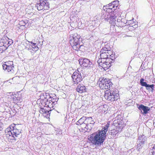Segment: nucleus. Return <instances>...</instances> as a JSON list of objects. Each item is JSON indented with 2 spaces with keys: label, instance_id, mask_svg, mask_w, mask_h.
Returning a JSON list of instances; mask_svg holds the SVG:
<instances>
[{
  "label": "nucleus",
  "instance_id": "1",
  "mask_svg": "<svg viewBox=\"0 0 155 155\" xmlns=\"http://www.w3.org/2000/svg\"><path fill=\"white\" fill-rule=\"evenodd\" d=\"M110 125V122H108L104 128L101 130L95 132L91 134L89 140L95 147H97L102 144L106 139V134Z\"/></svg>",
  "mask_w": 155,
  "mask_h": 155
},
{
  "label": "nucleus",
  "instance_id": "2",
  "mask_svg": "<svg viewBox=\"0 0 155 155\" xmlns=\"http://www.w3.org/2000/svg\"><path fill=\"white\" fill-rule=\"evenodd\" d=\"M101 59H99L97 63L99 65L105 70L109 68L111 65V63L114 62V60L111 58H109L110 55L108 52H100Z\"/></svg>",
  "mask_w": 155,
  "mask_h": 155
},
{
  "label": "nucleus",
  "instance_id": "3",
  "mask_svg": "<svg viewBox=\"0 0 155 155\" xmlns=\"http://www.w3.org/2000/svg\"><path fill=\"white\" fill-rule=\"evenodd\" d=\"M80 35L77 33L70 35V44L74 50L76 51L80 50L83 46L81 44L82 39Z\"/></svg>",
  "mask_w": 155,
  "mask_h": 155
},
{
  "label": "nucleus",
  "instance_id": "4",
  "mask_svg": "<svg viewBox=\"0 0 155 155\" xmlns=\"http://www.w3.org/2000/svg\"><path fill=\"white\" fill-rule=\"evenodd\" d=\"M8 131L6 134L7 137L10 139L16 140L15 137L21 133V130L17 129L16 126H10V128H8L6 130Z\"/></svg>",
  "mask_w": 155,
  "mask_h": 155
},
{
  "label": "nucleus",
  "instance_id": "5",
  "mask_svg": "<svg viewBox=\"0 0 155 155\" xmlns=\"http://www.w3.org/2000/svg\"><path fill=\"white\" fill-rule=\"evenodd\" d=\"M117 92V91L114 89L113 91L107 90L105 92L104 97L107 100L112 101L117 100L118 97Z\"/></svg>",
  "mask_w": 155,
  "mask_h": 155
},
{
  "label": "nucleus",
  "instance_id": "6",
  "mask_svg": "<svg viewBox=\"0 0 155 155\" xmlns=\"http://www.w3.org/2000/svg\"><path fill=\"white\" fill-rule=\"evenodd\" d=\"M49 3L46 0H40L38 1L35 5L36 7L38 10H46L48 9L49 8Z\"/></svg>",
  "mask_w": 155,
  "mask_h": 155
},
{
  "label": "nucleus",
  "instance_id": "7",
  "mask_svg": "<svg viewBox=\"0 0 155 155\" xmlns=\"http://www.w3.org/2000/svg\"><path fill=\"white\" fill-rule=\"evenodd\" d=\"M112 82L106 78L102 79L99 83V86L102 89H108L112 86Z\"/></svg>",
  "mask_w": 155,
  "mask_h": 155
},
{
  "label": "nucleus",
  "instance_id": "8",
  "mask_svg": "<svg viewBox=\"0 0 155 155\" xmlns=\"http://www.w3.org/2000/svg\"><path fill=\"white\" fill-rule=\"evenodd\" d=\"M147 139V137L144 135L139 136L138 139L139 141H137V145L136 146V148L138 151L141 152V150L143 144L146 141Z\"/></svg>",
  "mask_w": 155,
  "mask_h": 155
},
{
  "label": "nucleus",
  "instance_id": "9",
  "mask_svg": "<svg viewBox=\"0 0 155 155\" xmlns=\"http://www.w3.org/2000/svg\"><path fill=\"white\" fill-rule=\"evenodd\" d=\"M82 74L78 70L74 72L72 75V78L74 84H78L82 80Z\"/></svg>",
  "mask_w": 155,
  "mask_h": 155
},
{
  "label": "nucleus",
  "instance_id": "10",
  "mask_svg": "<svg viewBox=\"0 0 155 155\" xmlns=\"http://www.w3.org/2000/svg\"><path fill=\"white\" fill-rule=\"evenodd\" d=\"M79 61V64L82 67L92 68L93 66L92 62L89 59L86 58L80 59Z\"/></svg>",
  "mask_w": 155,
  "mask_h": 155
},
{
  "label": "nucleus",
  "instance_id": "11",
  "mask_svg": "<svg viewBox=\"0 0 155 155\" xmlns=\"http://www.w3.org/2000/svg\"><path fill=\"white\" fill-rule=\"evenodd\" d=\"M3 69L4 70H7L8 72H11L12 73H13L14 71L13 68V62L11 61H9V62L5 63V64H3L2 65Z\"/></svg>",
  "mask_w": 155,
  "mask_h": 155
},
{
  "label": "nucleus",
  "instance_id": "12",
  "mask_svg": "<svg viewBox=\"0 0 155 155\" xmlns=\"http://www.w3.org/2000/svg\"><path fill=\"white\" fill-rule=\"evenodd\" d=\"M144 79L143 78H142L140 79V83L141 86L145 87L146 89L148 90H150V88L151 89L152 91L154 90V85L153 84L152 85L147 84L146 82H144Z\"/></svg>",
  "mask_w": 155,
  "mask_h": 155
},
{
  "label": "nucleus",
  "instance_id": "13",
  "mask_svg": "<svg viewBox=\"0 0 155 155\" xmlns=\"http://www.w3.org/2000/svg\"><path fill=\"white\" fill-rule=\"evenodd\" d=\"M48 100L45 97L41 101V105L40 106H41V105L42 104V105L45 107H49L50 108L51 107H53V103H54V102L51 103V102H48Z\"/></svg>",
  "mask_w": 155,
  "mask_h": 155
},
{
  "label": "nucleus",
  "instance_id": "14",
  "mask_svg": "<svg viewBox=\"0 0 155 155\" xmlns=\"http://www.w3.org/2000/svg\"><path fill=\"white\" fill-rule=\"evenodd\" d=\"M139 110L141 111L140 112L142 114H146L148 112V111L150 110V108L144 106L143 104H140L138 107Z\"/></svg>",
  "mask_w": 155,
  "mask_h": 155
},
{
  "label": "nucleus",
  "instance_id": "15",
  "mask_svg": "<svg viewBox=\"0 0 155 155\" xmlns=\"http://www.w3.org/2000/svg\"><path fill=\"white\" fill-rule=\"evenodd\" d=\"M113 124L114 126L117 127L119 130H121L125 126V125L120 120H115L113 122ZM120 130V131H121Z\"/></svg>",
  "mask_w": 155,
  "mask_h": 155
},
{
  "label": "nucleus",
  "instance_id": "16",
  "mask_svg": "<svg viewBox=\"0 0 155 155\" xmlns=\"http://www.w3.org/2000/svg\"><path fill=\"white\" fill-rule=\"evenodd\" d=\"M110 15H109V17L110 18V24H111L113 25L114 26L115 21L116 20L115 19L118 15V14L116 13V12H113L112 13L110 14Z\"/></svg>",
  "mask_w": 155,
  "mask_h": 155
},
{
  "label": "nucleus",
  "instance_id": "17",
  "mask_svg": "<svg viewBox=\"0 0 155 155\" xmlns=\"http://www.w3.org/2000/svg\"><path fill=\"white\" fill-rule=\"evenodd\" d=\"M39 112L41 114H43L44 116L48 117L50 116L49 114L50 113L51 111H48L44 108H41L39 110Z\"/></svg>",
  "mask_w": 155,
  "mask_h": 155
},
{
  "label": "nucleus",
  "instance_id": "18",
  "mask_svg": "<svg viewBox=\"0 0 155 155\" xmlns=\"http://www.w3.org/2000/svg\"><path fill=\"white\" fill-rule=\"evenodd\" d=\"M86 88V87L83 84H79L77 88V91L81 93L85 91Z\"/></svg>",
  "mask_w": 155,
  "mask_h": 155
},
{
  "label": "nucleus",
  "instance_id": "19",
  "mask_svg": "<svg viewBox=\"0 0 155 155\" xmlns=\"http://www.w3.org/2000/svg\"><path fill=\"white\" fill-rule=\"evenodd\" d=\"M86 126H87V125L89 124H94L95 122L94 120H93V118L91 117H86Z\"/></svg>",
  "mask_w": 155,
  "mask_h": 155
},
{
  "label": "nucleus",
  "instance_id": "20",
  "mask_svg": "<svg viewBox=\"0 0 155 155\" xmlns=\"http://www.w3.org/2000/svg\"><path fill=\"white\" fill-rule=\"evenodd\" d=\"M9 40V39L7 36H4L0 41V44H1V43H2L4 44V45L7 44L8 41ZM1 45H0V47H1Z\"/></svg>",
  "mask_w": 155,
  "mask_h": 155
},
{
  "label": "nucleus",
  "instance_id": "21",
  "mask_svg": "<svg viewBox=\"0 0 155 155\" xmlns=\"http://www.w3.org/2000/svg\"><path fill=\"white\" fill-rule=\"evenodd\" d=\"M120 131H118L115 129L110 130L109 134L112 136V137H114Z\"/></svg>",
  "mask_w": 155,
  "mask_h": 155
},
{
  "label": "nucleus",
  "instance_id": "22",
  "mask_svg": "<svg viewBox=\"0 0 155 155\" xmlns=\"http://www.w3.org/2000/svg\"><path fill=\"white\" fill-rule=\"evenodd\" d=\"M86 117H83L81 118H80L77 122L78 123H79L80 124H83L85 122V124H86Z\"/></svg>",
  "mask_w": 155,
  "mask_h": 155
},
{
  "label": "nucleus",
  "instance_id": "23",
  "mask_svg": "<svg viewBox=\"0 0 155 155\" xmlns=\"http://www.w3.org/2000/svg\"><path fill=\"white\" fill-rule=\"evenodd\" d=\"M115 25H116L118 27H120L121 28L125 26V23L122 21H119V22L118 21V23H116L115 22Z\"/></svg>",
  "mask_w": 155,
  "mask_h": 155
},
{
  "label": "nucleus",
  "instance_id": "24",
  "mask_svg": "<svg viewBox=\"0 0 155 155\" xmlns=\"http://www.w3.org/2000/svg\"><path fill=\"white\" fill-rule=\"evenodd\" d=\"M26 49L31 52L32 55H33L35 53V50L33 49L32 47L29 46L28 47H26Z\"/></svg>",
  "mask_w": 155,
  "mask_h": 155
},
{
  "label": "nucleus",
  "instance_id": "25",
  "mask_svg": "<svg viewBox=\"0 0 155 155\" xmlns=\"http://www.w3.org/2000/svg\"><path fill=\"white\" fill-rule=\"evenodd\" d=\"M110 14L108 13L107 14L106 13L104 17V18L107 21H109L110 23L111 22H110V18L109 17V15H110Z\"/></svg>",
  "mask_w": 155,
  "mask_h": 155
},
{
  "label": "nucleus",
  "instance_id": "26",
  "mask_svg": "<svg viewBox=\"0 0 155 155\" xmlns=\"http://www.w3.org/2000/svg\"><path fill=\"white\" fill-rule=\"evenodd\" d=\"M119 2L117 1H114L111 2V5H114V6L117 8V5L118 4Z\"/></svg>",
  "mask_w": 155,
  "mask_h": 155
},
{
  "label": "nucleus",
  "instance_id": "27",
  "mask_svg": "<svg viewBox=\"0 0 155 155\" xmlns=\"http://www.w3.org/2000/svg\"><path fill=\"white\" fill-rule=\"evenodd\" d=\"M115 10V9H111V8H109L107 10H106V12H107L108 13H108L110 14V13H112V12H113V11L114 12V10Z\"/></svg>",
  "mask_w": 155,
  "mask_h": 155
},
{
  "label": "nucleus",
  "instance_id": "28",
  "mask_svg": "<svg viewBox=\"0 0 155 155\" xmlns=\"http://www.w3.org/2000/svg\"><path fill=\"white\" fill-rule=\"evenodd\" d=\"M108 50L107 49V48L106 47H104L102 48V49L101 50L100 52H108Z\"/></svg>",
  "mask_w": 155,
  "mask_h": 155
},
{
  "label": "nucleus",
  "instance_id": "29",
  "mask_svg": "<svg viewBox=\"0 0 155 155\" xmlns=\"http://www.w3.org/2000/svg\"><path fill=\"white\" fill-rule=\"evenodd\" d=\"M13 43V41L11 39H9V40L8 41L7 44L9 45L8 46L11 45V44H12Z\"/></svg>",
  "mask_w": 155,
  "mask_h": 155
},
{
  "label": "nucleus",
  "instance_id": "30",
  "mask_svg": "<svg viewBox=\"0 0 155 155\" xmlns=\"http://www.w3.org/2000/svg\"><path fill=\"white\" fill-rule=\"evenodd\" d=\"M33 49L35 50V52L38 51L39 49L37 45H36L35 47H32Z\"/></svg>",
  "mask_w": 155,
  "mask_h": 155
},
{
  "label": "nucleus",
  "instance_id": "31",
  "mask_svg": "<svg viewBox=\"0 0 155 155\" xmlns=\"http://www.w3.org/2000/svg\"><path fill=\"white\" fill-rule=\"evenodd\" d=\"M153 148L154 150H155L154 151H153V152H151V153H149V155H155V144L153 147Z\"/></svg>",
  "mask_w": 155,
  "mask_h": 155
},
{
  "label": "nucleus",
  "instance_id": "32",
  "mask_svg": "<svg viewBox=\"0 0 155 155\" xmlns=\"http://www.w3.org/2000/svg\"><path fill=\"white\" fill-rule=\"evenodd\" d=\"M20 23V25L23 26H25L26 24V22L25 21H21Z\"/></svg>",
  "mask_w": 155,
  "mask_h": 155
},
{
  "label": "nucleus",
  "instance_id": "33",
  "mask_svg": "<svg viewBox=\"0 0 155 155\" xmlns=\"http://www.w3.org/2000/svg\"><path fill=\"white\" fill-rule=\"evenodd\" d=\"M121 20H122V18L120 16H119V17H118L117 20V22L116 23H118V21L119 22V21H122Z\"/></svg>",
  "mask_w": 155,
  "mask_h": 155
},
{
  "label": "nucleus",
  "instance_id": "34",
  "mask_svg": "<svg viewBox=\"0 0 155 155\" xmlns=\"http://www.w3.org/2000/svg\"><path fill=\"white\" fill-rule=\"evenodd\" d=\"M115 8L114 7V5H110V7H109V8H111V9H115L114 8Z\"/></svg>",
  "mask_w": 155,
  "mask_h": 155
},
{
  "label": "nucleus",
  "instance_id": "35",
  "mask_svg": "<svg viewBox=\"0 0 155 155\" xmlns=\"http://www.w3.org/2000/svg\"><path fill=\"white\" fill-rule=\"evenodd\" d=\"M110 5H111V3H110V4H109L108 5H105L106 6V7L107 8V9L106 10H107L108 9L110 8L109 7H110Z\"/></svg>",
  "mask_w": 155,
  "mask_h": 155
},
{
  "label": "nucleus",
  "instance_id": "36",
  "mask_svg": "<svg viewBox=\"0 0 155 155\" xmlns=\"http://www.w3.org/2000/svg\"><path fill=\"white\" fill-rule=\"evenodd\" d=\"M48 99V102H51V103L54 102H53L52 101V98H51V97H49V99Z\"/></svg>",
  "mask_w": 155,
  "mask_h": 155
},
{
  "label": "nucleus",
  "instance_id": "37",
  "mask_svg": "<svg viewBox=\"0 0 155 155\" xmlns=\"http://www.w3.org/2000/svg\"><path fill=\"white\" fill-rule=\"evenodd\" d=\"M107 9V8L106 7V6L105 5L103 7V9L105 11H106V10Z\"/></svg>",
  "mask_w": 155,
  "mask_h": 155
},
{
  "label": "nucleus",
  "instance_id": "38",
  "mask_svg": "<svg viewBox=\"0 0 155 155\" xmlns=\"http://www.w3.org/2000/svg\"><path fill=\"white\" fill-rule=\"evenodd\" d=\"M36 43H33V44L32 45L31 47H35L36 45Z\"/></svg>",
  "mask_w": 155,
  "mask_h": 155
},
{
  "label": "nucleus",
  "instance_id": "39",
  "mask_svg": "<svg viewBox=\"0 0 155 155\" xmlns=\"http://www.w3.org/2000/svg\"><path fill=\"white\" fill-rule=\"evenodd\" d=\"M133 21L132 20H129V23H130V24H131L132 23V22H133Z\"/></svg>",
  "mask_w": 155,
  "mask_h": 155
},
{
  "label": "nucleus",
  "instance_id": "40",
  "mask_svg": "<svg viewBox=\"0 0 155 155\" xmlns=\"http://www.w3.org/2000/svg\"><path fill=\"white\" fill-rule=\"evenodd\" d=\"M5 47V48H4V49L3 48H2V49H4V50H6V49L7 48H8V47H6V46H5V47Z\"/></svg>",
  "mask_w": 155,
  "mask_h": 155
},
{
  "label": "nucleus",
  "instance_id": "41",
  "mask_svg": "<svg viewBox=\"0 0 155 155\" xmlns=\"http://www.w3.org/2000/svg\"><path fill=\"white\" fill-rule=\"evenodd\" d=\"M5 45L4 44L2 43H1V44H0V45H1V47H2V46H4Z\"/></svg>",
  "mask_w": 155,
  "mask_h": 155
},
{
  "label": "nucleus",
  "instance_id": "42",
  "mask_svg": "<svg viewBox=\"0 0 155 155\" xmlns=\"http://www.w3.org/2000/svg\"><path fill=\"white\" fill-rule=\"evenodd\" d=\"M30 42L32 45L33 44V43H33L32 41H31Z\"/></svg>",
  "mask_w": 155,
  "mask_h": 155
},
{
  "label": "nucleus",
  "instance_id": "43",
  "mask_svg": "<svg viewBox=\"0 0 155 155\" xmlns=\"http://www.w3.org/2000/svg\"><path fill=\"white\" fill-rule=\"evenodd\" d=\"M78 123H78L77 122L76 123V124H77V125H78Z\"/></svg>",
  "mask_w": 155,
  "mask_h": 155
},
{
  "label": "nucleus",
  "instance_id": "44",
  "mask_svg": "<svg viewBox=\"0 0 155 155\" xmlns=\"http://www.w3.org/2000/svg\"><path fill=\"white\" fill-rule=\"evenodd\" d=\"M71 155H72V154H71Z\"/></svg>",
  "mask_w": 155,
  "mask_h": 155
}]
</instances>
